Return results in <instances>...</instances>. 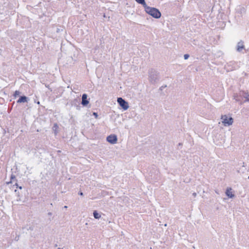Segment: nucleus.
I'll list each match as a JSON object with an SVG mask.
<instances>
[{"mask_svg": "<svg viewBox=\"0 0 249 249\" xmlns=\"http://www.w3.org/2000/svg\"><path fill=\"white\" fill-rule=\"evenodd\" d=\"M149 82L152 85H156L160 79V73L154 69H150L148 71Z\"/></svg>", "mask_w": 249, "mask_h": 249, "instance_id": "1", "label": "nucleus"}, {"mask_svg": "<svg viewBox=\"0 0 249 249\" xmlns=\"http://www.w3.org/2000/svg\"><path fill=\"white\" fill-rule=\"evenodd\" d=\"M144 8L145 12L153 18L158 19L161 17V14L158 9L147 5L145 6Z\"/></svg>", "mask_w": 249, "mask_h": 249, "instance_id": "2", "label": "nucleus"}, {"mask_svg": "<svg viewBox=\"0 0 249 249\" xmlns=\"http://www.w3.org/2000/svg\"><path fill=\"white\" fill-rule=\"evenodd\" d=\"M233 97L236 101L240 102L241 104L249 101V93L244 91H240L238 93L234 94Z\"/></svg>", "mask_w": 249, "mask_h": 249, "instance_id": "3", "label": "nucleus"}, {"mask_svg": "<svg viewBox=\"0 0 249 249\" xmlns=\"http://www.w3.org/2000/svg\"><path fill=\"white\" fill-rule=\"evenodd\" d=\"M222 123L225 126H230L233 123V119L231 117H228L227 115H222Z\"/></svg>", "mask_w": 249, "mask_h": 249, "instance_id": "4", "label": "nucleus"}, {"mask_svg": "<svg viewBox=\"0 0 249 249\" xmlns=\"http://www.w3.org/2000/svg\"><path fill=\"white\" fill-rule=\"evenodd\" d=\"M117 102L121 108L124 110H126L129 108L128 103L122 97H118L117 98Z\"/></svg>", "mask_w": 249, "mask_h": 249, "instance_id": "5", "label": "nucleus"}, {"mask_svg": "<svg viewBox=\"0 0 249 249\" xmlns=\"http://www.w3.org/2000/svg\"><path fill=\"white\" fill-rule=\"evenodd\" d=\"M118 140L117 137L115 134H111L107 137V141L111 144H115Z\"/></svg>", "mask_w": 249, "mask_h": 249, "instance_id": "6", "label": "nucleus"}, {"mask_svg": "<svg viewBox=\"0 0 249 249\" xmlns=\"http://www.w3.org/2000/svg\"><path fill=\"white\" fill-rule=\"evenodd\" d=\"M243 49L246 51V52L248 51V49L246 50L245 48L244 42L242 40H240L237 44L236 51L238 52H241Z\"/></svg>", "mask_w": 249, "mask_h": 249, "instance_id": "7", "label": "nucleus"}, {"mask_svg": "<svg viewBox=\"0 0 249 249\" xmlns=\"http://www.w3.org/2000/svg\"><path fill=\"white\" fill-rule=\"evenodd\" d=\"M89 104V101L88 99V95L84 93L82 95V102L81 104L84 107H86Z\"/></svg>", "mask_w": 249, "mask_h": 249, "instance_id": "8", "label": "nucleus"}, {"mask_svg": "<svg viewBox=\"0 0 249 249\" xmlns=\"http://www.w3.org/2000/svg\"><path fill=\"white\" fill-rule=\"evenodd\" d=\"M29 101V98L25 95L20 96L19 99L17 101L18 104L27 103Z\"/></svg>", "mask_w": 249, "mask_h": 249, "instance_id": "9", "label": "nucleus"}, {"mask_svg": "<svg viewBox=\"0 0 249 249\" xmlns=\"http://www.w3.org/2000/svg\"><path fill=\"white\" fill-rule=\"evenodd\" d=\"M231 188H228L226 191V196L230 198H232L234 197L235 195L232 193Z\"/></svg>", "mask_w": 249, "mask_h": 249, "instance_id": "10", "label": "nucleus"}, {"mask_svg": "<svg viewBox=\"0 0 249 249\" xmlns=\"http://www.w3.org/2000/svg\"><path fill=\"white\" fill-rule=\"evenodd\" d=\"M236 11L238 13L242 14L245 13L246 9L244 7L238 6L236 8Z\"/></svg>", "mask_w": 249, "mask_h": 249, "instance_id": "11", "label": "nucleus"}, {"mask_svg": "<svg viewBox=\"0 0 249 249\" xmlns=\"http://www.w3.org/2000/svg\"><path fill=\"white\" fill-rule=\"evenodd\" d=\"M93 215L95 219H99L101 217V215L96 210H94L93 212Z\"/></svg>", "mask_w": 249, "mask_h": 249, "instance_id": "12", "label": "nucleus"}, {"mask_svg": "<svg viewBox=\"0 0 249 249\" xmlns=\"http://www.w3.org/2000/svg\"><path fill=\"white\" fill-rule=\"evenodd\" d=\"M138 3L142 4L143 7L147 5L145 0H135Z\"/></svg>", "mask_w": 249, "mask_h": 249, "instance_id": "13", "label": "nucleus"}, {"mask_svg": "<svg viewBox=\"0 0 249 249\" xmlns=\"http://www.w3.org/2000/svg\"><path fill=\"white\" fill-rule=\"evenodd\" d=\"M14 179H15V180L16 181H17V180L16 178V176L13 175V174L11 175V177H10V181H9V182H7L6 183L7 184H10V183H12V180H14Z\"/></svg>", "mask_w": 249, "mask_h": 249, "instance_id": "14", "label": "nucleus"}, {"mask_svg": "<svg viewBox=\"0 0 249 249\" xmlns=\"http://www.w3.org/2000/svg\"><path fill=\"white\" fill-rule=\"evenodd\" d=\"M20 93L21 92L19 91L16 90L13 94L14 98L16 99Z\"/></svg>", "mask_w": 249, "mask_h": 249, "instance_id": "15", "label": "nucleus"}, {"mask_svg": "<svg viewBox=\"0 0 249 249\" xmlns=\"http://www.w3.org/2000/svg\"><path fill=\"white\" fill-rule=\"evenodd\" d=\"M15 192L17 196L18 197V198L17 199V201L20 200V194L19 192V191H18L16 189V190H15Z\"/></svg>", "mask_w": 249, "mask_h": 249, "instance_id": "16", "label": "nucleus"}, {"mask_svg": "<svg viewBox=\"0 0 249 249\" xmlns=\"http://www.w3.org/2000/svg\"><path fill=\"white\" fill-rule=\"evenodd\" d=\"M63 31V28L62 27L60 26V28H57L56 32L57 33H59L60 32H62Z\"/></svg>", "mask_w": 249, "mask_h": 249, "instance_id": "17", "label": "nucleus"}, {"mask_svg": "<svg viewBox=\"0 0 249 249\" xmlns=\"http://www.w3.org/2000/svg\"><path fill=\"white\" fill-rule=\"evenodd\" d=\"M190 55L189 54H185L184 55V58L185 60L187 59L189 57Z\"/></svg>", "mask_w": 249, "mask_h": 249, "instance_id": "18", "label": "nucleus"}, {"mask_svg": "<svg viewBox=\"0 0 249 249\" xmlns=\"http://www.w3.org/2000/svg\"><path fill=\"white\" fill-rule=\"evenodd\" d=\"M167 87L166 85L162 86L160 88V90H162L164 88H165Z\"/></svg>", "mask_w": 249, "mask_h": 249, "instance_id": "19", "label": "nucleus"}, {"mask_svg": "<svg viewBox=\"0 0 249 249\" xmlns=\"http://www.w3.org/2000/svg\"><path fill=\"white\" fill-rule=\"evenodd\" d=\"M93 115L95 116L96 118H97L98 116V113L97 112H93Z\"/></svg>", "mask_w": 249, "mask_h": 249, "instance_id": "20", "label": "nucleus"}, {"mask_svg": "<svg viewBox=\"0 0 249 249\" xmlns=\"http://www.w3.org/2000/svg\"><path fill=\"white\" fill-rule=\"evenodd\" d=\"M28 230L30 231H33L34 230V227L33 226L29 227V229H27Z\"/></svg>", "mask_w": 249, "mask_h": 249, "instance_id": "21", "label": "nucleus"}, {"mask_svg": "<svg viewBox=\"0 0 249 249\" xmlns=\"http://www.w3.org/2000/svg\"><path fill=\"white\" fill-rule=\"evenodd\" d=\"M34 102L35 103H36V104H37L38 105H40V102L39 101H36V99H34Z\"/></svg>", "mask_w": 249, "mask_h": 249, "instance_id": "22", "label": "nucleus"}, {"mask_svg": "<svg viewBox=\"0 0 249 249\" xmlns=\"http://www.w3.org/2000/svg\"><path fill=\"white\" fill-rule=\"evenodd\" d=\"M76 109L77 110H80V109L81 107L79 106V105H76Z\"/></svg>", "mask_w": 249, "mask_h": 249, "instance_id": "23", "label": "nucleus"}, {"mask_svg": "<svg viewBox=\"0 0 249 249\" xmlns=\"http://www.w3.org/2000/svg\"><path fill=\"white\" fill-rule=\"evenodd\" d=\"M47 214H48V216L51 217L52 214H53V213L51 212H49Z\"/></svg>", "mask_w": 249, "mask_h": 249, "instance_id": "24", "label": "nucleus"}, {"mask_svg": "<svg viewBox=\"0 0 249 249\" xmlns=\"http://www.w3.org/2000/svg\"><path fill=\"white\" fill-rule=\"evenodd\" d=\"M14 186H16L17 188H18V186H19L18 184L17 183V182H16L14 185H13V187H14Z\"/></svg>", "mask_w": 249, "mask_h": 249, "instance_id": "25", "label": "nucleus"}, {"mask_svg": "<svg viewBox=\"0 0 249 249\" xmlns=\"http://www.w3.org/2000/svg\"><path fill=\"white\" fill-rule=\"evenodd\" d=\"M53 128H54H54H57V127H58V126H57V124H54V125H53Z\"/></svg>", "mask_w": 249, "mask_h": 249, "instance_id": "26", "label": "nucleus"}, {"mask_svg": "<svg viewBox=\"0 0 249 249\" xmlns=\"http://www.w3.org/2000/svg\"><path fill=\"white\" fill-rule=\"evenodd\" d=\"M78 194L80 196H83V193L82 192H79Z\"/></svg>", "mask_w": 249, "mask_h": 249, "instance_id": "27", "label": "nucleus"}, {"mask_svg": "<svg viewBox=\"0 0 249 249\" xmlns=\"http://www.w3.org/2000/svg\"><path fill=\"white\" fill-rule=\"evenodd\" d=\"M178 146H182V143H179L178 144Z\"/></svg>", "mask_w": 249, "mask_h": 249, "instance_id": "28", "label": "nucleus"}, {"mask_svg": "<svg viewBox=\"0 0 249 249\" xmlns=\"http://www.w3.org/2000/svg\"><path fill=\"white\" fill-rule=\"evenodd\" d=\"M18 188H19V189H22V187L21 186H18Z\"/></svg>", "mask_w": 249, "mask_h": 249, "instance_id": "29", "label": "nucleus"}, {"mask_svg": "<svg viewBox=\"0 0 249 249\" xmlns=\"http://www.w3.org/2000/svg\"><path fill=\"white\" fill-rule=\"evenodd\" d=\"M193 195L194 196H196V193H194L193 194Z\"/></svg>", "mask_w": 249, "mask_h": 249, "instance_id": "30", "label": "nucleus"}, {"mask_svg": "<svg viewBox=\"0 0 249 249\" xmlns=\"http://www.w3.org/2000/svg\"><path fill=\"white\" fill-rule=\"evenodd\" d=\"M15 240H17V241H18V238L16 237Z\"/></svg>", "mask_w": 249, "mask_h": 249, "instance_id": "31", "label": "nucleus"}, {"mask_svg": "<svg viewBox=\"0 0 249 249\" xmlns=\"http://www.w3.org/2000/svg\"><path fill=\"white\" fill-rule=\"evenodd\" d=\"M15 240H17V241H18V238L16 237Z\"/></svg>", "mask_w": 249, "mask_h": 249, "instance_id": "32", "label": "nucleus"}, {"mask_svg": "<svg viewBox=\"0 0 249 249\" xmlns=\"http://www.w3.org/2000/svg\"><path fill=\"white\" fill-rule=\"evenodd\" d=\"M49 220L50 221H51L52 220V219L51 218V217L49 218Z\"/></svg>", "mask_w": 249, "mask_h": 249, "instance_id": "33", "label": "nucleus"}, {"mask_svg": "<svg viewBox=\"0 0 249 249\" xmlns=\"http://www.w3.org/2000/svg\"><path fill=\"white\" fill-rule=\"evenodd\" d=\"M74 101H75V102H77V103H78V101H77V100H76V99L74 100Z\"/></svg>", "mask_w": 249, "mask_h": 249, "instance_id": "34", "label": "nucleus"}, {"mask_svg": "<svg viewBox=\"0 0 249 249\" xmlns=\"http://www.w3.org/2000/svg\"><path fill=\"white\" fill-rule=\"evenodd\" d=\"M64 208H67V206H64Z\"/></svg>", "mask_w": 249, "mask_h": 249, "instance_id": "35", "label": "nucleus"}, {"mask_svg": "<svg viewBox=\"0 0 249 249\" xmlns=\"http://www.w3.org/2000/svg\"><path fill=\"white\" fill-rule=\"evenodd\" d=\"M57 249H62V248H58Z\"/></svg>", "mask_w": 249, "mask_h": 249, "instance_id": "36", "label": "nucleus"}, {"mask_svg": "<svg viewBox=\"0 0 249 249\" xmlns=\"http://www.w3.org/2000/svg\"><path fill=\"white\" fill-rule=\"evenodd\" d=\"M243 167H244V162H243Z\"/></svg>", "mask_w": 249, "mask_h": 249, "instance_id": "37", "label": "nucleus"}]
</instances>
